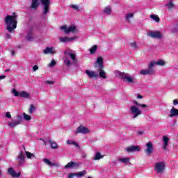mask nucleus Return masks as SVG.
Returning a JSON list of instances; mask_svg holds the SVG:
<instances>
[{
    "mask_svg": "<svg viewBox=\"0 0 178 178\" xmlns=\"http://www.w3.org/2000/svg\"><path fill=\"white\" fill-rule=\"evenodd\" d=\"M42 6V10L43 15H48L49 13V5H51V0H40Z\"/></svg>",
    "mask_w": 178,
    "mask_h": 178,
    "instance_id": "nucleus-3",
    "label": "nucleus"
},
{
    "mask_svg": "<svg viewBox=\"0 0 178 178\" xmlns=\"http://www.w3.org/2000/svg\"><path fill=\"white\" fill-rule=\"evenodd\" d=\"M10 69H7V70H6L5 72H10Z\"/></svg>",
    "mask_w": 178,
    "mask_h": 178,
    "instance_id": "nucleus-59",
    "label": "nucleus"
},
{
    "mask_svg": "<svg viewBox=\"0 0 178 178\" xmlns=\"http://www.w3.org/2000/svg\"><path fill=\"white\" fill-rule=\"evenodd\" d=\"M70 8L74 9V10H76L77 12H79V10H80L79 7L77 5L72 4L70 6Z\"/></svg>",
    "mask_w": 178,
    "mask_h": 178,
    "instance_id": "nucleus-43",
    "label": "nucleus"
},
{
    "mask_svg": "<svg viewBox=\"0 0 178 178\" xmlns=\"http://www.w3.org/2000/svg\"><path fill=\"white\" fill-rule=\"evenodd\" d=\"M60 29L63 30L65 34H69V33H77V26H76L74 24H72L68 27L66 25L60 26Z\"/></svg>",
    "mask_w": 178,
    "mask_h": 178,
    "instance_id": "nucleus-4",
    "label": "nucleus"
},
{
    "mask_svg": "<svg viewBox=\"0 0 178 178\" xmlns=\"http://www.w3.org/2000/svg\"><path fill=\"white\" fill-rule=\"evenodd\" d=\"M88 178H91V177H88Z\"/></svg>",
    "mask_w": 178,
    "mask_h": 178,
    "instance_id": "nucleus-63",
    "label": "nucleus"
},
{
    "mask_svg": "<svg viewBox=\"0 0 178 178\" xmlns=\"http://www.w3.org/2000/svg\"><path fill=\"white\" fill-rule=\"evenodd\" d=\"M150 19H152L156 23H159L161 22V19L156 15H150Z\"/></svg>",
    "mask_w": 178,
    "mask_h": 178,
    "instance_id": "nucleus-32",
    "label": "nucleus"
},
{
    "mask_svg": "<svg viewBox=\"0 0 178 178\" xmlns=\"http://www.w3.org/2000/svg\"><path fill=\"white\" fill-rule=\"evenodd\" d=\"M43 53L45 54H51V55H54L55 54H56V50L54 49V47H47L46 49H44L43 50Z\"/></svg>",
    "mask_w": 178,
    "mask_h": 178,
    "instance_id": "nucleus-17",
    "label": "nucleus"
},
{
    "mask_svg": "<svg viewBox=\"0 0 178 178\" xmlns=\"http://www.w3.org/2000/svg\"><path fill=\"white\" fill-rule=\"evenodd\" d=\"M80 166V164L77 162L70 161L64 166V169H72L73 168H77Z\"/></svg>",
    "mask_w": 178,
    "mask_h": 178,
    "instance_id": "nucleus-15",
    "label": "nucleus"
},
{
    "mask_svg": "<svg viewBox=\"0 0 178 178\" xmlns=\"http://www.w3.org/2000/svg\"><path fill=\"white\" fill-rule=\"evenodd\" d=\"M17 120H13L11 122H8V126L10 127H16V126L20 124V123H22V116H20V115H18L17 116Z\"/></svg>",
    "mask_w": 178,
    "mask_h": 178,
    "instance_id": "nucleus-11",
    "label": "nucleus"
},
{
    "mask_svg": "<svg viewBox=\"0 0 178 178\" xmlns=\"http://www.w3.org/2000/svg\"><path fill=\"white\" fill-rule=\"evenodd\" d=\"M147 148L145 149V154L147 155H151L152 152H154V145H152V143L149 142L146 144Z\"/></svg>",
    "mask_w": 178,
    "mask_h": 178,
    "instance_id": "nucleus-13",
    "label": "nucleus"
},
{
    "mask_svg": "<svg viewBox=\"0 0 178 178\" xmlns=\"http://www.w3.org/2000/svg\"><path fill=\"white\" fill-rule=\"evenodd\" d=\"M130 112L132 115H134V119H136V118L142 113L141 110H140V108H137L136 106H131L130 107Z\"/></svg>",
    "mask_w": 178,
    "mask_h": 178,
    "instance_id": "nucleus-8",
    "label": "nucleus"
},
{
    "mask_svg": "<svg viewBox=\"0 0 178 178\" xmlns=\"http://www.w3.org/2000/svg\"><path fill=\"white\" fill-rule=\"evenodd\" d=\"M87 175V171L83 170L76 173H70L69 174L68 178H74V177H83Z\"/></svg>",
    "mask_w": 178,
    "mask_h": 178,
    "instance_id": "nucleus-12",
    "label": "nucleus"
},
{
    "mask_svg": "<svg viewBox=\"0 0 178 178\" xmlns=\"http://www.w3.org/2000/svg\"><path fill=\"white\" fill-rule=\"evenodd\" d=\"M38 69V67H33V72H36V70Z\"/></svg>",
    "mask_w": 178,
    "mask_h": 178,
    "instance_id": "nucleus-57",
    "label": "nucleus"
},
{
    "mask_svg": "<svg viewBox=\"0 0 178 178\" xmlns=\"http://www.w3.org/2000/svg\"><path fill=\"white\" fill-rule=\"evenodd\" d=\"M72 141L68 140H67V144H68L69 145H72Z\"/></svg>",
    "mask_w": 178,
    "mask_h": 178,
    "instance_id": "nucleus-54",
    "label": "nucleus"
},
{
    "mask_svg": "<svg viewBox=\"0 0 178 178\" xmlns=\"http://www.w3.org/2000/svg\"><path fill=\"white\" fill-rule=\"evenodd\" d=\"M23 116L25 120H31V116L29 115L28 114H26V113H23Z\"/></svg>",
    "mask_w": 178,
    "mask_h": 178,
    "instance_id": "nucleus-42",
    "label": "nucleus"
},
{
    "mask_svg": "<svg viewBox=\"0 0 178 178\" xmlns=\"http://www.w3.org/2000/svg\"><path fill=\"white\" fill-rule=\"evenodd\" d=\"M138 134L139 136H141V134H144V131H138Z\"/></svg>",
    "mask_w": 178,
    "mask_h": 178,
    "instance_id": "nucleus-55",
    "label": "nucleus"
},
{
    "mask_svg": "<svg viewBox=\"0 0 178 178\" xmlns=\"http://www.w3.org/2000/svg\"><path fill=\"white\" fill-rule=\"evenodd\" d=\"M64 55H68V56L70 57H65L64 58V64L66 66H73V65H77V55L76 54V51L68 49V50H65L64 51Z\"/></svg>",
    "mask_w": 178,
    "mask_h": 178,
    "instance_id": "nucleus-2",
    "label": "nucleus"
},
{
    "mask_svg": "<svg viewBox=\"0 0 178 178\" xmlns=\"http://www.w3.org/2000/svg\"><path fill=\"white\" fill-rule=\"evenodd\" d=\"M120 162H122V163H129L130 162V159L129 158H120L118 159Z\"/></svg>",
    "mask_w": 178,
    "mask_h": 178,
    "instance_id": "nucleus-36",
    "label": "nucleus"
},
{
    "mask_svg": "<svg viewBox=\"0 0 178 178\" xmlns=\"http://www.w3.org/2000/svg\"><path fill=\"white\" fill-rule=\"evenodd\" d=\"M122 80L124 83H128V84H133L134 83V81H136V79L133 76L129 75L126 72L124 74Z\"/></svg>",
    "mask_w": 178,
    "mask_h": 178,
    "instance_id": "nucleus-7",
    "label": "nucleus"
},
{
    "mask_svg": "<svg viewBox=\"0 0 178 178\" xmlns=\"http://www.w3.org/2000/svg\"><path fill=\"white\" fill-rule=\"evenodd\" d=\"M6 117L8 118V119H10L12 118V115H10V112L6 113Z\"/></svg>",
    "mask_w": 178,
    "mask_h": 178,
    "instance_id": "nucleus-49",
    "label": "nucleus"
},
{
    "mask_svg": "<svg viewBox=\"0 0 178 178\" xmlns=\"http://www.w3.org/2000/svg\"><path fill=\"white\" fill-rule=\"evenodd\" d=\"M48 143H50V147L53 149H56V148H58V143H56V142H54V141H52L51 140H49Z\"/></svg>",
    "mask_w": 178,
    "mask_h": 178,
    "instance_id": "nucleus-31",
    "label": "nucleus"
},
{
    "mask_svg": "<svg viewBox=\"0 0 178 178\" xmlns=\"http://www.w3.org/2000/svg\"><path fill=\"white\" fill-rule=\"evenodd\" d=\"M155 74V70L154 67H149L147 70H143L140 71V74H143V76H147V74Z\"/></svg>",
    "mask_w": 178,
    "mask_h": 178,
    "instance_id": "nucleus-14",
    "label": "nucleus"
},
{
    "mask_svg": "<svg viewBox=\"0 0 178 178\" xmlns=\"http://www.w3.org/2000/svg\"><path fill=\"white\" fill-rule=\"evenodd\" d=\"M19 97L22 98H29L30 97V94L26 91L19 92Z\"/></svg>",
    "mask_w": 178,
    "mask_h": 178,
    "instance_id": "nucleus-30",
    "label": "nucleus"
},
{
    "mask_svg": "<svg viewBox=\"0 0 178 178\" xmlns=\"http://www.w3.org/2000/svg\"><path fill=\"white\" fill-rule=\"evenodd\" d=\"M25 155L26 156V157L28 158V159H31V158H34V154H32L30 152H25Z\"/></svg>",
    "mask_w": 178,
    "mask_h": 178,
    "instance_id": "nucleus-37",
    "label": "nucleus"
},
{
    "mask_svg": "<svg viewBox=\"0 0 178 178\" xmlns=\"http://www.w3.org/2000/svg\"><path fill=\"white\" fill-rule=\"evenodd\" d=\"M99 76L100 79H108L106 76V72L104 70H100L99 72Z\"/></svg>",
    "mask_w": 178,
    "mask_h": 178,
    "instance_id": "nucleus-28",
    "label": "nucleus"
},
{
    "mask_svg": "<svg viewBox=\"0 0 178 178\" xmlns=\"http://www.w3.org/2000/svg\"><path fill=\"white\" fill-rule=\"evenodd\" d=\"M4 22L6 24V30L12 33L17 27V15L13 13V15H7Z\"/></svg>",
    "mask_w": 178,
    "mask_h": 178,
    "instance_id": "nucleus-1",
    "label": "nucleus"
},
{
    "mask_svg": "<svg viewBox=\"0 0 178 178\" xmlns=\"http://www.w3.org/2000/svg\"><path fill=\"white\" fill-rule=\"evenodd\" d=\"M6 38H8V39L10 38V35L6 34Z\"/></svg>",
    "mask_w": 178,
    "mask_h": 178,
    "instance_id": "nucleus-56",
    "label": "nucleus"
},
{
    "mask_svg": "<svg viewBox=\"0 0 178 178\" xmlns=\"http://www.w3.org/2000/svg\"><path fill=\"white\" fill-rule=\"evenodd\" d=\"M165 8H167L169 10L173 9V8H175V5L173 4V3L172 1H170L169 3L165 4Z\"/></svg>",
    "mask_w": 178,
    "mask_h": 178,
    "instance_id": "nucleus-38",
    "label": "nucleus"
},
{
    "mask_svg": "<svg viewBox=\"0 0 178 178\" xmlns=\"http://www.w3.org/2000/svg\"><path fill=\"white\" fill-rule=\"evenodd\" d=\"M133 17H134V14L131 13H127L125 16V22H127V23H130V20L131 19H133Z\"/></svg>",
    "mask_w": 178,
    "mask_h": 178,
    "instance_id": "nucleus-27",
    "label": "nucleus"
},
{
    "mask_svg": "<svg viewBox=\"0 0 178 178\" xmlns=\"http://www.w3.org/2000/svg\"><path fill=\"white\" fill-rule=\"evenodd\" d=\"M33 67H38V66H37V65H34V66H33Z\"/></svg>",
    "mask_w": 178,
    "mask_h": 178,
    "instance_id": "nucleus-62",
    "label": "nucleus"
},
{
    "mask_svg": "<svg viewBox=\"0 0 178 178\" xmlns=\"http://www.w3.org/2000/svg\"><path fill=\"white\" fill-rule=\"evenodd\" d=\"M26 38L27 41H33V40H34V38L33 37V30L31 29L28 31Z\"/></svg>",
    "mask_w": 178,
    "mask_h": 178,
    "instance_id": "nucleus-25",
    "label": "nucleus"
},
{
    "mask_svg": "<svg viewBox=\"0 0 178 178\" xmlns=\"http://www.w3.org/2000/svg\"><path fill=\"white\" fill-rule=\"evenodd\" d=\"M104 158V156L101 155V153L97 152L94 157L95 161H99V159H102Z\"/></svg>",
    "mask_w": 178,
    "mask_h": 178,
    "instance_id": "nucleus-34",
    "label": "nucleus"
},
{
    "mask_svg": "<svg viewBox=\"0 0 178 178\" xmlns=\"http://www.w3.org/2000/svg\"><path fill=\"white\" fill-rule=\"evenodd\" d=\"M34 111H35V106H34V104H31L29 111V113L30 115H33V112H34Z\"/></svg>",
    "mask_w": 178,
    "mask_h": 178,
    "instance_id": "nucleus-40",
    "label": "nucleus"
},
{
    "mask_svg": "<svg viewBox=\"0 0 178 178\" xmlns=\"http://www.w3.org/2000/svg\"><path fill=\"white\" fill-rule=\"evenodd\" d=\"M163 143H169V138L168 136H163Z\"/></svg>",
    "mask_w": 178,
    "mask_h": 178,
    "instance_id": "nucleus-46",
    "label": "nucleus"
},
{
    "mask_svg": "<svg viewBox=\"0 0 178 178\" xmlns=\"http://www.w3.org/2000/svg\"><path fill=\"white\" fill-rule=\"evenodd\" d=\"M47 84H55V81H46Z\"/></svg>",
    "mask_w": 178,
    "mask_h": 178,
    "instance_id": "nucleus-50",
    "label": "nucleus"
},
{
    "mask_svg": "<svg viewBox=\"0 0 178 178\" xmlns=\"http://www.w3.org/2000/svg\"><path fill=\"white\" fill-rule=\"evenodd\" d=\"M126 72H122L120 71L115 70L114 72V74L115 77H120L122 80H123V77L124 76Z\"/></svg>",
    "mask_w": 178,
    "mask_h": 178,
    "instance_id": "nucleus-24",
    "label": "nucleus"
},
{
    "mask_svg": "<svg viewBox=\"0 0 178 178\" xmlns=\"http://www.w3.org/2000/svg\"><path fill=\"white\" fill-rule=\"evenodd\" d=\"M173 104L174 105H178V100L177 99H174L173 100Z\"/></svg>",
    "mask_w": 178,
    "mask_h": 178,
    "instance_id": "nucleus-51",
    "label": "nucleus"
},
{
    "mask_svg": "<svg viewBox=\"0 0 178 178\" xmlns=\"http://www.w3.org/2000/svg\"><path fill=\"white\" fill-rule=\"evenodd\" d=\"M43 162H44V163H47V165H49V166H56V164L51 162V161H49V159H44Z\"/></svg>",
    "mask_w": 178,
    "mask_h": 178,
    "instance_id": "nucleus-35",
    "label": "nucleus"
},
{
    "mask_svg": "<svg viewBox=\"0 0 178 178\" xmlns=\"http://www.w3.org/2000/svg\"><path fill=\"white\" fill-rule=\"evenodd\" d=\"M104 59L102 57H97L96 60V65H98L99 67H103Z\"/></svg>",
    "mask_w": 178,
    "mask_h": 178,
    "instance_id": "nucleus-26",
    "label": "nucleus"
},
{
    "mask_svg": "<svg viewBox=\"0 0 178 178\" xmlns=\"http://www.w3.org/2000/svg\"><path fill=\"white\" fill-rule=\"evenodd\" d=\"M11 55H12V56H15V51H11Z\"/></svg>",
    "mask_w": 178,
    "mask_h": 178,
    "instance_id": "nucleus-58",
    "label": "nucleus"
},
{
    "mask_svg": "<svg viewBox=\"0 0 178 178\" xmlns=\"http://www.w3.org/2000/svg\"><path fill=\"white\" fill-rule=\"evenodd\" d=\"M103 12L105 15H111L112 13V8L108 6L104 9Z\"/></svg>",
    "mask_w": 178,
    "mask_h": 178,
    "instance_id": "nucleus-29",
    "label": "nucleus"
},
{
    "mask_svg": "<svg viewBox=\"0 0 178 178\" xmlns=\"http://www.w3.org/2000/svg\"><path fill=\"white\" fill-rule=\"evenodd\" d=\"M166 65V61L162 60V59H159L157 61H151L148 64V67H154V66H165Z\"/></svg>",
    "mask_w": 178,
    "mask_h": 178,
    "instance_id": "nucleus-6",
    "label": "nucleus"
},
{
    "mask_svg": "<svg viewBox=\"0 0 178 178\" xmlns=\"http://www.w3.org/2000/svg\"><path fill=\"white\" fill-rule=\"evenodd\" d=\"M97 49H98V46L93 45L90 49H89V51L92 55H94V54L97 52Z\"/></svg>",
    "mask_w": 178,
    "mask_h": 178,
    "instance_id": "nucleus-33",
    "label": "nucleus"
},
{
    "mask_svg": "<svg viewBox=\"0 0 178 178\" xmlns=\"http://www.w3.org/2000/svg\"><path fill=\"white\" fill-rule=\"evenodd\" d=\"M56 65V61L55 60H51V63L49 64V67H52Z\"/></svg>",
    "mask_w": 178,
    "mask_h": 178,
    "instance_id": "nucleus-45",
    "label": "nucleus"
},
{
    "mask_svg": "<svg viewBox=\"0 0 178 178\" xmlns=\"http://www.w3.org/2000/svg\"><path fill=\"white\" fill-rule=\"evenodd\" d=\"M76 38H77V37H73V38H69V37H60L59 38V41H60V42H70V41H73V40H76Z\"/></svg>",
    "mask_w": 178,
    "mask_h": 178,
    "instance_id": "nucleus-19",
    "label": "nucleus"
},
{
    "mask_svg": "<svg viewBox=\"0 0 178 178\" xmlns=\"http://www.w3.org/2000/svg\"><path fill=\"white\" fill-rule=\"evenodd\" d=\"M6 76L5 75L0 76V80H3V79H6Z\"/></svg>",
    "mask_w": 178,
    "mask_h": 178,
    "instance_id": "nucleus-53",
    "label": "nucleus"
},
{
    "mask_svg": "<svg viewBox=\"0 0 178 178\" xmlns=\"http://www.w3.org/2000/svg\"><path fill=\"white\" fill-rule=\"evenodd\" d=\"M154 170L156 173H163L165 171V163L163 161L156 163Z\"/></svg>",
    "mask_w": 178,
    "mask_h": 178,
    "instance_id": "nucleus-5",
    "label": "nucleus"
},
{
    "mask_svg": "<svg viewBox=\"0 0 178 178\" xmlns=\"http://www.w3.org/2000/svg\"><path fill=\"white\" fill-rule=\"evenodd\" d=\"M72 145H75V147H76V148H79V147H80V145H79V143H77L75 142V141H72Z\"/></svg>",
    "mask_w": 178,
    "mask_h": 178,
    "instance_id": "nucleus-48",
    "label": "nucleus"
},
{
    "mask_svg": "<svg viewBox=\"0 0 178 178\" xmlns=\"http://www.w3.org/2000/svg\"><path fill=\"white\" fill-rule=\"evenodd\" d=\"M130 46L131 47V48H133L134 49H138V46H137V43L135 42H133L131 43H130Z\"/></svg>",
    "mask_w": 178,
    "mask_h": 178,
    "instance_id": "nucleus-41",
    "label": "nucleus"
},
{
    "mask_svg": "<svg viewBox=\"0 0 178 178\" xmlns=\"http://www.w3.org/2000/svg\"><path fill=\"white\" fill-rule=\"evenodd\" d=\"M17 159H18V163L19 165H23V163H24L25 161H24V154H23V152H20L19 153L18 156L17 157Z\"/></svg>",
    "mask_w": 178,
    "mask_h": 178,
    "instance_id": "nucleus-23",
    "label": "nucleus"
},
{
    "mask_svg": "<svg viewBox=\"0 0 178 178\" xmlns=\"http://www.w3.org/2000/svg\"><path fill=\"white\" fill-rule=\"evenodd\" d=\"M13 94L15 95V97H20V92H17L16 89L13 90Z\"/></svg>",
    "mask_w": 178,
    "mask_h": 178,
    "instance_id": "nucleus-44",
    "label": "nucleus"
},
{
    "mask_svg": "<svg viewBox=\"0 0 178 178\" xmlns=\"http://www.w3.org/2000/svg\"><path fill=\"white\" fill-rule=\"evenodd\" d=\"M86 73L88 75V77H90V79H98V73H97L95 71L86 70Z\"/></svg>",
    "mask_w": 178,
    "mask_h": 178,
    "instance_id": "nucleus-20",
    "label": "nucleus"
},
{
    "mask_svg": "<svg viewBox=\"0 0 178 178\" xmlns=\"http://www.w3.org/2000/svg\"><path fill=\"white\" fill-rule=\"evenodd\" d=\"M79 133H81V134H87V133H90V130L88 128L83 125H80L79 127H77L75 134H79Z\"/></svg>",
    "mask_w": 178,
    "mask_h": 178,
    "instance_id": "nucleus-10",
    "label": "nucleus"
},
{
    "mask_svg": "<svg viewBox=\"0 0 178 178\" xmlns=\"http://www.w3.org/2000/svg\"><path fill=\"white\" fill-rule=\"evenodd\" d=\"M147 35L151 37V38H157V40H161V38H163V35L159 31H150L147 33Z\"/></svg>",
    "mask_w": 178,
    "mask_h": 178,
    "instance_id": "nucleus-9",
    "label": "nucleus"
},
{
    "mask_svg": "<svg viewBox=\"0 0 178 178\" xmlns=\"http://www.w3.org/2000/svg\"><path fill=\"white\" fill-rule=\"evenodd\" d=\"M38 6H40V0H32L31 9H34L36 10V9L38 8Z\"/></svg>",
    "mask_w": 178,
    "mask_h": 178,
    "instance_id": "nucleus-22",
    "label": "nucleus"
},
{
    "mask_svg": "<svg viewBox=\"0 0 178 178\" xmlns=\"http://www.w3.org/2000/svg\"><path fill=\"white\" fill-rule=\"evenodd\" d=\"M140 149L141 147L140 146L131 145L127 148L126 151H127V152H138Z\"/></svg>",
    "mask_w": 178,
    "mask_h": 178,
    "instance_id": "nucleus-16",
    "label": "nucleus"
},
{
    "mask_svg": "<svg viewBox=\"0 0 178 178\" xmlns=\"http://www.w3.org/2000/svg\"><path fill=\"white\" fill-rule=\"evenodd\" d=\"M169 118H175L176 116H178V109L172 107L171 110L170 111Z\"/></svg>",
    "mask_w": 178,
    "mask_h": 178,
    "instance_id": "nucleus-21",
    "label": "nucleus"
},
{
    "mask_svg": "<svg viewBox=\"0 0 178 178\" xmlns=\"http://www.w3.org/2000/svg\"><path fill=\"white\" fill-rule=\"evenodd\" d=\"M8 172L9 175H10V176H12L13 177H20V175H22L21 172L17 173V172H15V170H13V168H9Z\"/></svg>",
    "mask_w": 178,
    "mask_h": 178,
    "instance_id": "nucleus-18",
    "label": "nucleus"
},
{
    "mask_svg": "<svg viewBox=\"0 0 178 178\" xmlns=\"http://www.w3.org/2000/svg\"><path fill=\"white\" fill-rule=\"evenodd\" d=\"M168 145H169L168 143H163V149H168Z\"/></svg>",
    "mask_w": 178,
    "mask_h": 178,
    "instance_id": "nucleus-47",
    "label": "nucleus"
},
{
    "mask_svg": "<svg viewBox=\"0 0 178 178\" xmlns=\"http://www.w3.org/2000/svg\"><path fill=\"white\" fill-rule=\"evenodd\" d=\"M0 176H2V172H1V170H0Z\"/></svg>",
    "mask_w": 178,
    "mask_h": 178,
    "instance_id": "nucleus-61",
    "label": "nucleus"
},
{
    "mask_svg": "<svg viewBox=\"0 0 178 178\" xmlns=\"http://www.w3.org/2000/svg\"><path fill=\"white\" fill-rule=\"evenodd\" d=\"M137 98L139 99H143V98H144V97L143 95H138Z\"/></svg>",
    "mask_w": 178,
    "mask_h": 178,
    "instance_id": "nucleus-52",
    "label": "nucleus"
},
{
    "mask_svg": "<svg viewBox=\"0 0 178 178\" xmlns=\"http://www.w3.org/2000/svg\"><path fill=\"white\" fill-rule=\"evenodd\" d=\"M134 104H135V105H136L137 106H141V108H148V106L147 104H141L136 100L134 101Z\"/></svg>",
    "mask_w": 178,
    "mask_h": 178,
    "instance_id": "nucleus-39",
    "label": "nucleus"
},
{
    "mask_svg": "<svg viewBox=\"0 0 178 178\" xmlns=\"http://www.w3.org/2000/svg\"><path fill=\"white\" fill-rule=\"evenodd\" d=\"M172 33H176V31H175V29H173Z\"/></svg>",
    "mask_w": 178,
    "mask_h": 178,
    "instance_id": "nucleus-60",
    "label": "nucleus"
}]
</instances>
